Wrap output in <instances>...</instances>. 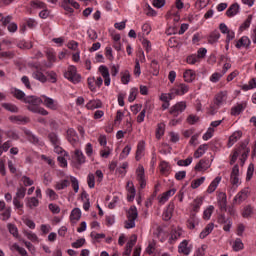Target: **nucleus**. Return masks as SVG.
I'll return each instance as SVG.
<instances>
[{
  "instance_id": "obj_1",
  "label": "nucleus",
  "mask_w": 256,
  "mask_h": 256,
  "mask_svg": "<svg viewBox=\"0 0 256 256\" xmlns=\"http://www.w3.org/2000/svg\"><path fill=\"white\" fill-rule=\"evenodd\" d=\"M26 103H28L29 111H32V113H39V115L44 116L49 115V111L43 107H40L39 105H41V103L44 105V107L50 109V111H59V109H61V106L57 100L46 95H42L40 98L37 96H29L26 99Z\"/></svg>"
},
{
  "instance_id": "obj_2",
  "label": "nucleus",
  "mask_w": 256,
  "mask_h": 256,
  "mask_svg": "<svg viewBox=\"0 0 256 256\" xmlns=\"http://www.w3.org/2000/svg\"><path fill=\"white\" fill-rule=\"evenodd\" d=\"M250 152L251 149L249 146H247V143H241L233 150L232 154L230 155V164L233 165L239 157L241 163H245V161H247V157H249Z\"/></svg>"
},
{
  "instance_id": "obj_3",
  "label": "nucleus",
  "mask_w": 256,
  "mask_h": 256,
  "mask_svg": "<svg viewBox=\"0 0 256 256\" xmlns=\"http://www.w3.org/2000/svg\"><path fill=\"white\" fill-rule=\"evenodd\" d=\"M229 97V94L226 90L220 91L215 95L214 103L210 106V113L212 115H215L217 110L222 107V105H225L227 103V99Z\"/></svg>"
},
{
  "instance_id": "obj_4",
  "label": "nucleus",
  "mask_w": 256,
  "mask_h": 256,
  "mask_svg": "<svg viewBox=\"0 0 256 256\" xmlns=\"http://www.w3.org/2000/svg\"><path fill=\"white\" fill-rule=\"evenodd\" d=\"M139 214L137 213V207L131 206L127 212V220L124 222L125 229L135 228V221Z\"/></svg>"
},
{
  "instance_id": "obj_5",
  "label": "nucleus",
  "mask_w": 256,
  "mask_h": 256,
  "mask_svg": "<svg viewBox=\"0 0 256 256\" xmlns=\"http://www.w3.org/2000/svg\"><path fill=\"white\" fill-rule=\"evenodd\" d=\"M65 79H68L71 83L77 84L81 83V75L77 73V67L69 66L67 71L64 73Z\"/></svg>"
},
{
  "instance_id": "obj_6",
  "label": "nucleus",
  "mask_w": 256,
  "mask_h": 256,
  "mask_svg": "<svg viewBox=\"0 0 256 256\" xmlns=\"http://www.w3.org/2000/svg\"><path fill=\"white\" fill-rule=\"evenodd\" d=\"M187 109V102L185 101H180L174 104L170 109H169V114L172 115L173 117H179L183 111Z\"/></svg>"
},
{
  "instance_id": "obj_7",
  "label": "nucleus",
  "mask_w": 256,
  "mask_h": 256,
  "mask_svg": "<svg viewBox=\"0 0 256 256\" xmlns=\"http://www.w3.org/2000/svg\"><path fill=\"white\" fill-rule=\"evenodd\" d=\"M98 74L100 75L102 81L104 80V85L109 87L111 85V73H109V68L105 65L98 67Z\"/></svg>"
},
{
  "instance_id": "obj_8",
  "label": "nucleus",
  "mask_w": 256,
  "mask_h": 256,
  "mask_svg": "<svg viewBox=\"0 0 256 256\" xmlns=\"http://www.w3.org/2000/svg\"><path fill=\"white\" fill-rule=\"evenodd\" d=\"M32 77L33 79H36V81H40V83H47V71L41 66L35 67Z\"/></svg>"
},
{
  "instance_id": "obj_9",
  "label": "nucleus",
  "mask_w": 256,
  "mask_h": 256,
  "mask_svg": "<svg viewBox=\"0 0 256 256\" xmlns=\"http://www.w3.org/2000/svg\"><path fill=\"white\" fill-rule=\"evenodd\" d=\"M87 84H88V89H90V91L95 92L97 91V87L101 88V86L103 85V78H101V76L98 77H89L87 79Z\"/></svg>"
},
{
  "instance_id": "obj_10",
  "label": "nucleus",
  "mask_w": 256,
  "mask_h": 256,
  "mask_svg": "<svg viewBox=\"0 0 256 256\" xmlns=\"http://www.w3.org/2000/svg\"><path fill=\"white\" fill-rule=\"evenodd\" d=\"M71 5V6H69ZM73 7L74 9H79V7H81V5H79L77 3V1L75 0H63L62 1V8L64 9V11H66V15L67 14H70V15H73V13L75 12V10H73Z\"/></svg>"
},
{
  "instance_id": "obj_11",
  "label": "nucleus",
  "mask_w": 256,
  "mask_h": 256,
  "mask_svg": "<svg viewBox=\"0 0 256 256\" xmlns=\"http://www.w3.org/2000/svg\"><path fill=\"white\" fill-rule=\"evenodd\" d=\"M219 30H220V33H222L223 35H226V43H231V41L235 39V31L229 29V27H227V24L220 23Z\"/></svg>"
},
{
  "instance_id": "obj_12",
  "label": "nucleus",
  "mask_w": 256,
  "mask_h": 256,
  "mask_svg": "<svg viewBox=\"0 0 256 256\" xmlns=\"http://www.w3.org/2000/svg\"><path fill=\"white\" fill-rule=\"evenodd\" d=\"M170 90L174 94V97L183 96L185 93H189V85L185 83L176 84Z\"/></svg>"
},
{
  "instance_id": "obj_13",
  "label": "nucleus",
  "mask_w": 256,
  "mask_h": 256,
  "mask_svg": "<svg viewBox=\"0 0 256 256\" xmlns=\"http://www.w3.org/2000/svg\"><path fill=\"white\" fill-rule=\"evenodd\" d=\"M239 165H235L232 168L231 174H230V183L233 185V187H239L241 185V179L239 178Z\"/></svg>"
},
{
  "instance_id": "obj_14",
  "label": "nucleus",
  "mask_w": 256,
  "mask_h": 256,
  "mask_svg": "<svg viewBox=\"0 0 256 256\" xmlns=\"http://www.w3.org/2000/svg\"><path fill=\"white\" fill-rule=\"evenodd\" d=\"M247 197H249V188H244L234 197L233 203H235L236 205H241L243 201H246Z\"/></svg>"
},
{
  "instance_id": "obj_15",
  "label": "nucleus",
  "mask_w": 256,
  "mask_h": 256,
  "mask_svg": "<svg viewBox=\"0 0 256 256\" xmlns=\"http://www.w3.org/2000/svg\"><path fill=\"white\" fill-rule=\"evenodd\" d=\"M236 49H249L251 47V39L248 36H242L235 42Z\"/></svg>"
},
{
  "instance_id": "obj_16",
  "label": "nucleus",
  "mask_w": 256,
  "mask_h": 256,
  "mask_svg": "<svg viewBox=\"0 0 256 256\" xmlns=\"http://www.w3.org/2000/svg\"><path fill=\"white\" fill-rule=\"evenodd\" d=\"M136 175H137V181L139 182L140 189H143L144 187L147 186V182L145 180V168L143 166H138L136 170Z\"/></svg>"
},
{
  "instance_id": "obj_17",
  "label": "nucleus",
  "mask_w": 256,
  "mask_h": 256,
  "mask_svg": "<svg viewBox=\"0 0 256 256\" xmlns=\"http://www.w3.org/2000/svg\"><path fill=\"white\" fill-rule=\"evenodd\" d=\"M211 167V163H209V160L207 159H201L194 167V171L197 173H205L207 169Z\"/></svg>"
},
{
  "instance_id": "obj_18",
  "label": "nucleus",
  "mask_w": 256,
  "mask_h": 256,
  "mask_svg": "<svg viewBox=\"0 0 256 256\" xmlns=\"http://www.w3.org/2000/svg\"><path fill=\"white\" fill-rule=\"evenodd\" d=\"M126 191H127V201L130 203L135 201V195L137 194V191L135 190V185L132 181H128L126 185Z\"/></svg>"
},
{
  "instance_id": "obj_19",
  "label": "nucleus",
  "mask_w": 256,
  "mask_h": 256,
  "mask_svg": "<svg viewBox=\"0 0 256 256\" xmlns=\"http://www.w3.org/2000/svg\"><path fill=\"white\" fill-rule=\"evenodd\" d=\"M175 193H177V189H175V188H171L170 190L162 193L158 197L159 203H161V205H165V203L168 202L169 199H171V197H173V195H175Z\"/></svg>"
},
{
  "instance_id": "obj_20",
  "label": "nucleus",
  "mask_w": 256,
  "mask_h": 256,
  "mask_svg": "<svg viewBox=\"0 0 256 256\" xmlns=\"http://www.w3.org/2000/svg\"><path fill=\"white\" fill-rule=\"evenodd\" d=\"M193 247L189 244V241L183 240L178 246V253L182 255H189L191 253Z\"/></svg>"
},
{
  "instance_id": "obj_21",
  "label": "nucleus",
  "mask_w": 256,
  "mask_h": 256,
  "mask_svg": "<svg viewBox=\"0 0 256 256\" xmlns=\"http://www.w3.org/2000/svg\"><path fill=\"white\" fill-rule=\"evenodd\" d=\"M219 39H221V33L219 30H214L207 36V42L209 45H217V43H219Z\"/></svg>"
},
{
  "instance_id": "obj_22",
  "label": "nucleus",
  "mask_w": 256,
  "mask_h": 256,
  "mask_svg": "<svg viewBox=\"0 0 256 256\" xmlns=\"http://www.w3.org/2000/svg\"><path fill=\"white\" fill-rule=\"evenodd\" d=\"M11 95L15 97L16 99H19V101H23V103L29 104L26 100L29 99L30 96L25 97V93L17 88H11L10 89Z\"/></svg>"
},
{
  "instance_id": "obj_23",
  "label": "nucleus",
  "mask_w": 256,
  "mask_h": 256,
  "mask_svg": "<svg viewBox=\"0 0 256 256\" xmlns=\"http://www.w3.org/2000/svg\"><path fill=\"white\" fill-rule=\"evenodd\" d=\"M67 140L71 145H76L79 143V136L77 135V132L73 128H69L67 130Z\"/></svg>"
},
{
  "instance_id": "obj_24",
  "label": "nucleus",
  "mask_w": 256,
  "mask_h": 256,
  "mask_svg": "<svg viewBox=\"0 0 256 256\" xmlns=\"http://www.w3.org/2000/svg\"><path fill=\"white\" fill-rule=\"evenodd\" d=\"M201 205H203V198L197 197L196 199H194L191 203L190 214L194 213V215H197V213H199L201 209Z\"/></svg>"
},
{
  "instance_id": "obj_25",
  "label": "nucleus",
  "mask_w": 256,
  "mask_h": 256,
  "mask_svg": "<svg viewBox=\"0 0 256 256\" xmlns=\"http://www.w3.org/2000/svg\"><path fill=\"white\" fill-rule=\"evenodd\" d=\"M241 137H243V132H241L239 130L233 132L232 135L228 139L227 147L228 148L233 147L234 144L237 143V141H239V139H241Z\"/></svg>"
},
{
  "instance_id": "obj_26",
  "label": "nucleus",
  "mask_w": 256,
  "mask_h": 256,
  "mask_svg": "<svg viewBox=\"0 0 256 256\" xmlns=\"http://www.w3.org/2000/svg\"><path fill=\"white\" fill-rule=\"evenodd\" d=\"M166 19H173L174 23H179L181 21V13L175 8H171L166 14Z\"/></svg>"
},
{
  "instance_id": "obj_27",
  "label": "nucleus",
  "mask_w": 256,
  "mask_h": 256,
  "mask_svg": "<svg viewBox=\"0 0 256 256\" xmlns=\"http://www.w3.org/2000/svg\"><path fill=\"white\" fill-rule=\"evenodd\" d=\"M145 155V141L141 140L137 144V150H136V161H141L143 156Z\"/></svg>"
},
{
  "instance_id": "obj_28",
  "label": "nucleus",
  "mask_w": 256,
  "mask_h": 256,
  "mask_svg": "<svg viewBox=\"0 0 256 256\" xmlns=\"http://www.w3.org/2000/svg\"><path fill=\"white\" fill-rule=\"evenodd\" d=\"M70 185H71V181L66 178V179L55 182L54 189L56 191H63L67 189V187H69Z\"/></svg>"
},
{
  "instance_id": "obj_29",
  "label": "nucleus",
  "mask_w": 256,
  "mask_h": 256,
  "mask_svg": "<svg viewBox=\"0 0 256 256\" xmlns=\"http://www.w3.org/2000/svg\"><path fill=\"white\" fill-rule=\"evenodd\" d=\"M186 225L188 229H195V227L199 225V218L197 217V214L191 213Z\"/></svg>"
},
{
  "instance_id": "obj_30",
  "label": "nucleus",
  "mask_w": 256,
  "mask_h": 256,
  "mask_svg": "<svg viewBox=\"0 0 256 256\" xmlns=\"http://www.w3.org/2000/svg\"><path fill=\"white\" fill-rule=\"evenodd\" d=\"M221 176H217L208 186L206 192L211 195V193H215L217 191V187H219V183H221Z\"/></svg>"
},
{
  "instance_id": "obj_31",
  "label": "nucleus",
  "mask_w": 256,
  "mask_h": 256,
  "mask_svg": "<svg viewBox=\"0 0 256 256\" xmlns=\"http://www.w3.org/2000/svg\"><path fill=\"white\" fill-rule=\"evenodd\" d=\"M246 108H247V103L245 102L237 104L231 108V115L233 116L241 115V113H243V111H245Z\"/></svg>"
},
{
  "instance_id": "obj_32",
  "label": "nucleus",
  "mask_w": 256,
  "mask_h": 256,
  "mask_svg": "<svg viewBox=\"0 0 256 256\" xmlns=\"http://www.w3.org/2000/svg\"><path fill=\"white\" fill-rule=\"evenodd\" d=\"M175 211V203L170 202L167 209L163 213L164 221H169L173 217V212Z\"/></svg>"
},
{
  "instance_id": "obj_33",
  "label": "nucleus",
  "mask_w": 256,
  "mask_h": 256,
  "mask_svg": "<svg viewBox=\"0 0 256 256\" xmlns=\"http://www.w3.org/2000/svg\"><path fill=\"white\" fill-rule=\"evenodd\" d=\"M195 77H197V75L192 69L185 70L183 74V78L186 83H193V81H195Z\"/></svg>"
},
{
  "instance_id": "obj_34",
  "label": "nucleus",
  "mask_w": 256,
  "mask_h": 256,
  "mask_svg": "<svg viewBox=\"0 0 256 256\" xmlns=\"http://www.w3.org/2000/svg\"><path fill=\"white\" fill-rule=\"evenodd\" d=\"M101 107H103V102H101V100H90L86 104V109L89 111H93V109H101Z\"/></svg>"
},
{
  "instance_id": "obj_35",
  "label": "nucleus",
  "mask_w": 256,
  "mask_h": 256,
  "mask_svg": "<svg viewBox=\"0 0 256 256\" xmlns=\"http://www.w3.org/2000/svg\"><path fill=\"white\" fill-rule=\"evenodd\" d=\"M209 149V145L202 144L200 145L197 150L194 152V159H200V157H203L204 153H207V150Z\"/></svg>"
},
{
  "instance_id": "obj_36",
  "label": "nucleus",
  "mask_w": 256,
  "mask_h": 256,
  "mask_svg": "<svg viewBox=\"0 0 256 256\" xmlns=\"http://www.w3.org/2000/svg\"><path fill=\"white\" fill-rule=\"evenodd\" d=\"M213 229H215V224L209 223L206 225V227L201 231L199 237L200 239H205L208 235H211L213 232Z\"/></svg>"
},
{
  "instance_id": "obj_37",
  "label": "nucleus",
  "mask_w": 256,
  "mask_h": 256,
  "mask_svg": "<svg viewBox=\"0 0 256 256\" xmlns=\"http://www.w3.org/2000/svg\"><path fill=\"white\" fill-rule=\"evenodd\" d=\"M183 230L181 228H174L170 232L169 243H174L179 237H181Z\"/></svg>"
},
{
  "instance_id": "obj_38",
  "label": "nucleus",
  "mask_w": 256,
  "mask_h": 256,
  "mask_svg": "<svg viewBox=\"0 0 256 256\" xmlns=\"http://www.w3.org/2000/svg\"><path fill=\"white\" fill-rule=\"evenodd\" d=\"M218 205L220 209H226L227 207V194L219 192L217 197Z\"/></svg>"
},
{
  "instance_id": "obj_39",
  "label": "nucleus",
  "mask_w": 256,
  "mask_h": 256,
  "mask_svg": "<svg viewBox=\"0 0 256 256\" xmlns=\"http://www.w3.org/2000/svg\"><path fill=\"white\" fill-rule=\"evenodd\" d=\"M255 209L251 205H247L242 209L241 215L244 217V219H249L253 217Z\"/></svg>"
},
{
  "instance_id": "obj_40",
  "label": "nucleus",
  "mask_w": 256,
  "mask_h": 256,
  "mask_svg": "<svg viewBox=\"0 0 256 256\" xmlns=\"http://www.w3.org/2000/svg\"><path fill=\"white\" fill-rule=\"evenodd\" d=\"M240 6L237 3L232 4L226 11L227 17H235L239 13Z\"/></svg>"
},
{
  "instance_id": "obj_41",
  "label": "nucleus",
  "mask_w": 256,
  "mask_h": 256,
  "mask_svg": "<svg viewBox=\"0 0 256 256\" xmlns=\"http://www.w3.org/2000/svg\"><path fill=\"white\" fill-rule=\"evenodd\" d=\"M79 219H81V209L74 208L70 214V221L71 223H77Z\"/></svg>"
},
{
  "instance_id": "obj_42",
  "label": "nucleus",
  "mask_w": 256,
  "mask_h": 256,
  "mask_svg": "<svg viewBox=\"0 0 256 256\" xmlns=\"http://www.w3.org/2000/svg\"><path fill=\"white\" fill-rule=\"evenodd\" d=\"M175 98L172 90L170 89L169 93H162L159 97L160 101L163 103H170Z\"/></svg>"
},
{
  "instance_id": "obj_43",
  "label": "nucleus",
  "mask_w": 256,
  "mask_h": 256,
  "mask_svg": "<svg viewBox=\"0 0 256 256\" xmlns=\"http://www.w3.org/2000/svg\"><path fill=\"white\" fill-rule=\"evenodd\" d=\"M26 207L29 209H35V207H39V199L36 197H29L26 199Z\"/></svg>"
},
{
  "instance_id": "obj_44",
  "label": "nucleus",
  "mask_w": 256,
  "mask_h": 256,
  "mask_svg": "<svg viewBox=\"0 0 256 256\" xmlns=\"http://www.w3.org/2000/svg\"><path fill=\"white\" fill-rule=\"evenodd\" d=\"M159 168H160V173H162V175H167L169 171H171V165H169V163L165 160H162L160 162Z\"/></svg>"
},
{
  "instance_id": "obj_45",
  "label": "nucleus",
  "mask_w": 256,
  "mask_h": 256,
  "mask_svg": "<svg viewBox=\"0 0 256 256\" xmlns=\"http://www.w3.org/2000/svg\"><path fill=\"white\" fill-rule=\"evenodd\" d=\"M121 75V83L123 85H129V82L131 81V72L129 70H124L120 73Z\"/></svg>"
},
{
  "instance_id": "obj_46",
  "label": "nucleus",
  "mask_w": 256,
  "mask_h": 256,
  "mask_svg": "<svg viewBox=\"0 0 256 256\" xmlns=\"http://www.w3.org/2000/svg\"><path fill=\"white\" fill-rule=\"evenodd\" d=\"M251 21H253V16L249 15L246 20L239 27V32L243 33V31H247L249 27H251Z\"/></svg>"
},
{
  "instance_id": "obj_47",
  "label": "nucleus",
  "mask_w": 256,
  "mask_h": 256,
  "mask_svg": "<svg viewBox=\"0 0 256 256\" xmlns=\"http://www.w3.org/2000/svg\"><path fill=\"white\" fill-rule=\"evenodd\" d=\"M133 131V125L131 124V122H127V129L125 132H123V130H119L116 133V139H123V137H125V133H131Z\"/></svg>"
},
{
  "instance_id": "obj_48",
  "label": "nucleus",
  "mask_w": 256,
  "mask_h": 256,
  "mask_svg": "<svg viewBox=\"0 0 256 256\" xmlns=\"http://www.w3.org/2000/svg\"><path fill=\"white\" fill-rule=\"evenodd\" d=\"M214 211H215V206L213 205L208 206L203 212V219H205V221H209Z\"/></svg>"
},
{
  "instance_id": "obj_49",
  "label": "nucleus",
  "mask_w": 256,
  "mask_h": 256,
  "mask_svg": "<svg viewBox=\"0 0 256 256\" xmlns=\"http://www.w3.org/2000/svg\"><path fill=\"white\" fill-rule=\"evenodd\" d=\"M137 95H139V88L132 87L129 92L128 101L129 103H133L137 99Z\"/></svg>"
},
{
  "instance_id": "obj_50",
  "label": "nucleus",
  "mask_w": 256,
  "mask_h": 256,
  "mask_svg": "<svg viewBox=\"0 0 256 256\" xmlns=\"http://www.w3.org/2000/svg\"><path fill=\"white\" fill-rule=\"evenodd\" d=\"M11 251H17L21 256H29L25 248L20 247L18 244H12L10 247Z\"/></svg>"
},
{
  "instance_id": "obj_51",
  "label": "nucleus",
  "mask_w": 256,
  "mask_h": 256,
  "mask_svg": "<svg viewBox=\"0 0 256 256\" xmlns=\"http://www.w3.org/2000/svg\"><path fill=\"white\" fill-rule=\"evenodd\" d=\"M45 193L50 201H57V199H59V194L51 188L46 189Z\"/></svg>"
},
{
  "instance_id": "obj_52",
  "label": "nucleus",
  "mask_w": 256,
  "mask_h": 256,
  "mask_svg": "<svg viewBox=\"0 0 256 256\" xmlns=\"http://www.w3.org/2000/svg\"><path fill=\"white\" fill-rule=\"evenodd\" d=\"M205 176H202L200 178H197L191 182V188L192 189H199L203 183H205Z\"/></svg>"
},
{
  "instance_id": "obj_53",
  "label": "nucleus",
  "mask_w": 256,
  "mask_h": 256,
  "mask_svg": "<svg viewBox=\"0 0 256 256\" xmlns=\"http://www.w3.org/2000/svg\"><path fill=\"white\" fill-rule=\"evenodd\" d=\"M113 149L109 146H103V148L100 150V157L103 159L109 158V155H111Z\"/></svg>"
},
{
  "instance_id": "obj_54",
  "label": "nucleus",
  "mask_w": 256,
  "mask_h": 256,
  "mask_svg": "<svg viewBox=\"0 0 256 256\" xmlns=\"http://www.w3.org/2000/svg\"><path fill=\"white\" fill-rule=\"evenodd\" d=\"M191 163H193L192 156H188L187 159L177 161L178 167H189V165H191Z\"/></svg>"
},
{
  "instance_id": "obj_55",
  "label": "nucleus",
  "mask_w": 256,
  "mask_h": 256,
  "mask_svg": "<svg viewBox=\"0 0 256 256\" xmlns=\"http://www.w3.org/2000/svg\"><path fill=\"white\" fill-rule=\"evenodd\" d=\"M74 159L80 165L85 163V155H83V152H81V150H75Z\"/></svg>"
},
{
  "instance_id": "obj_56",
  "label": "nucleus",
  "mask_w": 256,
  "mask_h": 256,
  "mask_svg": "<svg viewBox=\"0 0 256 256\" xmlns=\"http://www.w3.org/2000/svg\"><path fill=\"white\" fill-rule=\"evenodd\" d=\"M24 235L29 239V241H32V243H39V237H37V234L31 231H24Z\"/></svg>"
},
{
  "instance_id": "obj_57",
  "label": "nucleus",
  "mask_w": 256,
  "mask_h": 256,
  "mask_svg": "<svg viewBox=\"0 0 256 256\" xmlns=\"http://www.w3.org/2000/svg\"><path fill=\"white\" fill-rule=\"evenodd\" d=\"M223 75H225L222 72H214L210 78L209 81H211V83H219V81H221V78L223 77Z\"/></svg>"
},
{
  "instance_id": "obj_58",
  "label": "nucleus",
  "mask_w": 256,
  "mask_h": 256,
  "mask_svg": "<svg viewBox=\"0 0 256 256\" xmlns=\"http://www.w3.org/2000/svg\"><path fill=\"white\" fill-rule=\"evenodd\" d=\"M163 135H165V124L160 123L157 125L156 139H161V137H163Z\"/></svg>"
},
{
  "instance_id": "obj_59",
  "label": "nucleus",
  "mask_w": 256,
  "mask_h": 256,
  "mask_svg": "<svg viewBox=\"0 0 256 256\" xmlns=\"http://www.w3.org/2000/svg\"><path fill=\"white\" fill-rule=\"evenodd\" d=\"M31 7L33 9H47V4H45L44 2H41L39 0H34L31 2Z\"/></svg>"
},
{
  "instance_id": "obj_60",
  "label": "nucleus",
  "mask_w": 256,
  "mask_h": 256,
  "mask_svg": "<svg viewBox=\"0 0 256 256\" xmlns=\"http://www.w3.org/2000/svg\"><path fill=\"white\" fill-rule=\"evenodd\" d=\"M47 59L50 63H55L57 61V55L55 54V50L48 49L46 51Z\"/></svg>"
},
{
  "instance_id": "obj_61",
  "label": "nucleus",
  "mask_w": 256,
  "mask_h": 256,
  "mask_svg": "<svg viewBox=\"0 0 256 256\" xmlns=\"http://www.w3.org/2000/svg\"><path fill=\"white\" fill-rule=\"evenodd\" d=\"M22 221L26 227H29V229H35V227H36L35 222L33 220H31L29 217L24 216L22 218Z\"/></svg>"
},
{
  "instance_id": "obj_62",
  "label": "nucleus",
  "mask_w": 256,
  "mask_h": 256,
  "mask_svg": "<svg viewBox=\"0 0 256 256\" xmlns=\"http://www.w3.org/2000/svg\"><path fill=\"white\" fill-rule=\"evenodd\" d=\"M25 193H27V189L25 187H20L17 189L15 199H25Z\"/></svg>"
},
{
  "instance_id": "obj_63",
  "label": "nucleus",
  "mask_w": 256,
  "mask_h": 256,
  "mask_svg": "<svg viewBox=\"0 0 256 256\" xmlns=\"http://www.w3.org/2000/svg\"><path fill=\"white\" fill-rule=\"evenodd\" d=\"M244 245H243V241H241V239H236L232 245V249L234 251H241L243 249Z\"/></svg>"
},
{
  "instance_id": "obj_64",
  "label": "nucleus",
  "mask_w": 256,
  "mask_h": 256,
  "mask_svg": "<svg viewBox=\"0 0 256 256\" xmlns=\"http://www.w3.org/2000/svg\"><path fill=\"white\" fill-rule=\"evenodd\" d=\"M207 249H208L207 244H203L201 247H199L196 250L194 256H205V252L207 251Z\"/></svg>"
}]
</instances>
